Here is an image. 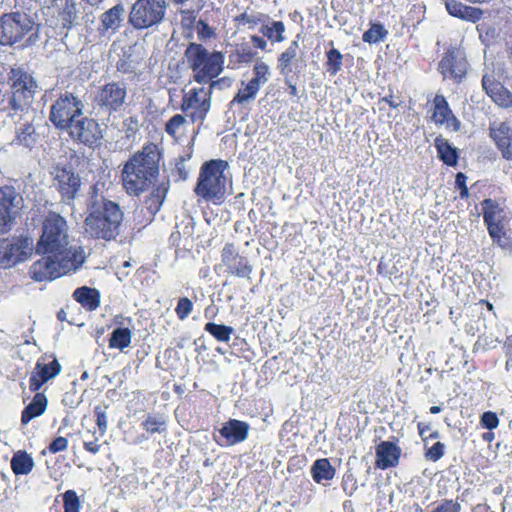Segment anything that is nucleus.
I'll use <instances>...</instances> for the list:
<instances>
[{
    "mask_svg": "<svg viewBox=\"0 0 512 512\" xmlns=\"http://www.w3.org/2000/svg\"><path fill=\"white\" fill-rule=\"evenodd\" d=\"M83 102L71 92L61 94L50 107L49 120L59 130H66L83 115Z\"/></svg>",
    "mask_w": 512,
    "mask_h": 512,
    "instance_id": "0eeeda50",
    "label": "nucleus"
},
{
    "mask_svg": "<svg viewBox=\"0 0 512 512\" xmlns=\"http://www.w3.org/2000/svg\"><path fill=\"white\" fill-rule=\"evenodd\" d=\"M447 12L461 20L476 23L483 17V10L479 7L469 6L459 0H442Z\"/></svg>",
    "mask_w": 512,
    "mask_h": 512,
    "instance_id": "a878e982",
    "label": "nucleus"
},
{
    "mask_svg": "<svg viewBox=\"0 0 512 512\" xmlns=\"http://www.w3.org/2000/svg\"><path fill=\"white\" fill-rule=\"evenodd\" d=\"M35 22L26 13L11 12L0 16V45L12 46L32 33Z\"/></svg>",
    "mask_w": 512,
    "mask_h": 512,
    "instance_id": "423d86ee",
    "label": "nucleus"
},
{
    "mask_svg": "<svg viewBox=\"0 0 512 512\" xmlns=\"http://www.w3.org/2000/svg\"><path fill=\"white\" fill-rule=\"evenodd\" d=\"M141 427L149 435L163 434L167 432V417L163 413H148L143 421Z\"/></svg>",
    "mask_w": 512,
    "mask_h": 512,
    "instance_id": "f704fd0d",
    "label": "nucleus"
},
{
    "mask_svg": "<svg viewBox=\"0 0 512 512\" xmlns=\"http://www.w3.org/2000/svg\"><path fill=\"white\" fill-rule=\"evenodd\" d=\"M480 424L488 430H493L498 427L499 418L495 412L486 411L481 415Z\"/></svg>",
    "mask_w": 512,
    "mask_h": 512,
    "instance_id": "5fc2aeb1",
    "label": "nucleus"
},
{
    "mask_svg": "<svg viewBox=\"0 0 512 512\" xmlns=\"http://www.w3.org/2000/svg\"><path fill=\"white\" fill-rule=\"evenodd\" d=\"M204 330L212 335L219 342H229L231 335L234 333V329L231 326L224 324H216L214 322H208L204 326Z\"/></svg>",
    "mask_w": 512,
    "mask_h": 512,
    "instance_id": "37998d69",
    "label": "nucleus"
},
{
    "mask_svg": "<svg viewBox=\"0 0 512 512\" xmlns=\"http://www.w3.org/2000/svg\"><path fill=\"white\" fill-rule=\"evenodd\" d=\"M68 448V440L63 436H58L48 445L47 449L51 454L65 451Z\"/></svg>",
    "mask_w": 512,
    "mask_h": 512,
    "instance_id": "4d7b16f0",
    "label": "nucleus"
},
{
    "mask_svg": "<svg viewBox=\"0 0 512 512\" xmlns=\"http://www.w3.org/2000/svg\"><path fill=\"white\" fill-rule=\"evenodd\" d=\"M489 134L504 159L512 160V127L507 122L489 128Z\"/></svg>",
    "mask_w": 512,
    "mask_h": 512,
    "instance_id": "393cba45",
    "label": "nucleus"
},
{
    "mask_svg": "<svg viewBox=\"0 0 512 512\" xmlns=\"http://www.w3.org/2000/svg\"><path fill=\"white\" fill-rule=\"evenodd\" d=\"M165 11V0H136L129 15V22L136 29H147L159 24L165 16Z\"/></svg>",
    "mask_w": 512,
    "mask_h": 512,
    "instance_id": "9d476101",
    "label": "nucleus"
},
{
    "mask_svg": "<svg viewBox=\"0 0 512 512\" xmlns=\"http://www.w3.org/2000/svg\"><path fill=\"white\" fill-rule=\"evenodd\" d=\"M73 299L86 311H95L100 306V292L96 288L81 286L74 290Z\"/></svg>",
    "mask_w": 512,
    "mask_h": 512,
    "instance_id": "c756f323",
    "label": "nucleus"
},
{
    "mask_svg": "<svg viewBox=\"0 0 512 512\" xmlns=\"http://www.w3.org/2000/svg\"><path fill=\"white\" fill-rule=\"evenodd\" d=\"M9 106L12 110H23L29 107L37 92V82L31 74L22 68H12L8 78Z\"/></svg>",
    "mask_w": 512,
    "mask_h": 512,
    "instance_id": "39448f33",
    "label": "nucleus"
},
{
    "mask_svg": "<svg viewBox=\"0 0 512 512\" xmlns=\"http://www.w3.org/2000/svg\"><path fill=\"white\" fill-rule=\"evenodd\" d=\"M402 450L392 441H381L375 447V467L380 470H387L399 465Z\"/></svg>",
    "mask_w": 512,
    "mask_h": 512,
    "instance_id": "5701e85b",
    "label": "nucleus"
},
{
    "mask_svg": "<svg viewBox=\"0 0 512 512\" xmlns=\"http://www.w3.org/2000/svg\"><path fill=\"white\" fill-rule=\"evenodd\" d=\"M162 153L155 143L145 144L132 154L121 170V184L130 196H140L156 182Z\"/></svg>",
    "mask_w": 512,
    "mask_h": 512,
    "instance_id": "f257e3e1",
    "label": "nucleus"
},
{
    "mask_svg": "<svg viewBox=\"0 0 512 512\" xmlns=\"http://www.w3.org/2000/svg\"><path fill=\"white\" fill-rule=\"evenodd\" d=\"M78 18L77 5L74 0H65L59 12V20L65 29H71Z\"/></svg>",
    "mask_w": 512,
    "mask_h": 512,
    "instance_id": "79ce46f5",
    "label": "nucleus"
},
{
    "mask_svg": "<svg viewBox=\"0 0 512 512\" xmlns=\"http://www.w3.org/2000/svg\"><path fill=\"white\" fill-rule=\"evenodd\" d=\"M85 231L92 239L115 241L119 244L131 242L134 236L129 226H88Z\"/></svg>",
    "mask_w": 512,
    "mask_h": 512,
    "instance_id": "4be33fe9",
    "label": "nucleus"
},
{
    "mask_svg": "<svg viewBox=\"0 0 512 512\" xmlns=\"http://www.w3.org/2000/svg\"><path fill=\"white\" fill-rule=\"evenodd\" d=\"M186 122V119L181 114H175L172 116L167 123L165 124V132L171 136L173 139H178V130L182 127Z\"/></svg>",
    "mask_w": 512,
    "mask_h": 512,
    "instance_id": "09e8293b",
    "label": "nucleus"
},
{
    "mask_svg": "<svg viewBox=\"0 0 512 512\" xmlns=\"http://www.w3.org/2000/svg\"><path fill=\"white\" fill-rule=\"evenodd\" d=\"M481 208L485 224H500L505 218L504 209L496 200L484 199L481 202Z\"/></svg>",
    "mask_w": 512,
    "mask_h": 512,
    "instance_id": "473e14b6",
    "label": "nucleus"
},
{
    "mask_svg": "<svg viewBox=\"0 0 512 512\" xmlns=\"http://www.w3.org/2000/svg\"><path fill=\"white\" fill-rule=\"evenodd\" d=\"M467 177L463 172H458L455 177V188L460 191L461 199H468L469 189L466 185Z\"/></svg>",
    "mask_w": 512,
    "mask_h": 512,
    "instance_id": "6e6d98bb",
    "label": "nucleus"
},
{
    "mask_svg": "<svg viewBox=\"0 0 512 512\" xmlns=\"http://www.w3.org/2000/svg\"><path fill=\"white\" fill-rule=\"evenodd\" d=\"M429 512H461V504L457 500L443 499Z\"/></svg>",
    "mask_w": 512,
    "mask_h": 512,
    "instance_id": "603ef678",
    "label": "nucleus"
},
{
    "mask_svg": "<svg viewBox=\"0 0 512 512\" xmlns=\"http://www.w3.org/2000/svg\"><path fill=\"white\" fill-rule=\"evenodd\" d=\"M257 56L255 51L249 44L241 43L229 51L228 68L232 70L240 69L245 65H249Z\"/></svg>",
    "mask_w": 512,
    "mask_h": 512,
    "instance_id": "cd10ccee",
    "label": "nucleus"
},
{
    "mask_svg": "<svg viewBox=\"0 0 512 512\" xmlns=\"http://www.w3.org/2000/svg\"><path fill=\"white\" fill-rule=\"evenodd\" d=\"M122 220L123 212L118 203L102 197L90 204L85 224H121Z\"/></svg>",
    "mask_w": 512,
    "mask_h": 512,
    "instance_id": "6ab92c4d",
    "label": "nucleus"
},
{
    "mask_svg": "<svg viewBox=\"0 0 512 512\" xmlns=\"http://www.w3.org/2000/svg\"><path fill=\"white\" fill-rule=\"evenodd\" d=\"M184 59L192 71V78L198 84L216 81L224 69V55L220 51H208L202 44L190 42L185 51Z\"/></svg>",
    "mask_w": 512,
    "mask_h": 512,
    "instance_id": "7ed1b4c3",
    "label": "nucleus"
},
{
    "mask_svg": "<svg viewBox=\"0 0 512 512\" xmlns=\"http://www.w3.org/2000/svg\"><path fill=\"white\" fill-rule=\"evenodd\" d=\"M80 266L69 261H62L51 255H42V258L35 261L30 269L31 279L37 282L51 281L59 278L70 270Z\"/></svg>",
    "mask_w": 512,
    "mask_h": 512,
    "instance_id": "ddd939ff",
    "label": "nucleus"
},
{
    "mask_svg": "<svg viewBox=\"0 0 512 512\" xmlns=\"http://www.w3.org/2000/svg\"><path fill=\"white\" fill-rule=\"evenodd\" d=\"M126 98V84L111 81L98 88L94 102L101 110L112 114L118 112L124 106Z\"/></svg>",
    "mask_w": 512,
    "mask_h": 512,
    "instance_id": "2eb2a0df",
    "label": "nucleus"
},
{
    "mask_svg": "<svg viewBox=\"0 0 512 512\" xmlns=\"http://www.w3.org/2000/svg\"><path fill=\"white\" fill-rule=\"evenodd\" d=\"M445 448V444L438 441L434 443L431 447L425 448V458L429 461L437 462L444 456Z\"/></svg>",
    "mask_w": 512,
    "mask_h": 512,
    "instance_id": "3c124183",
    "label": "nucleus"
},
{
    "mask_svg": "<svg viewBox=\"0 0 512 512\" xmlns=\"http://www.w3.org/2000/svg\"><path fill=\"white\" fill-rule=\"evenodd\" d=\"M430 118L436 125H444L446 130L458 132L461 128L460 120L454 115L446 98L436 94L429 109Z\"/></svg>",
    "mask_w": 512,
    "mask_h": 512,
    "instance_id": "aec40b11",
    "label": "nucleus"
},
{
    "mask_svg": "<svg viewBox=\"0 0 512 512\" xmlns=\"http://www.w3.org/2000/svg\"><path fill=\"white\" fill-rule=\"evenodd\" d=\"M16 143L26 148H32L37 142V134L32 124H24L16 135Z\"/></svg>",
    "mask_w": 512,
    "mask_h": 512,
    "instance_id": "c03bdc74",
    "label": "nucleus"
},
{
    "mask_svg": "<svg viewBox=\"0 0 512 512\" xmlns=\"http://www.w3.org/2000/svg\"><path fill=\"white\" fill-rule=\"evenodd\" d=\"M181 25L183 28L191 29L193 28L195 21H196V15L193 10H181Z\"/></svg>",
    "mask_w": 512,
    "mask_h": 512,
    "instance_id": "bf43d9fd",
    "label": "nucleus"
},
{
    "mask_svg": "<svg viewBox=\"0 0 512 512\" xmlns=\"http://www.w3.org/2000/svg\"><path fill=\"white\" fill-rule=\"evenodd\" d=\"M64 512H80L81 502L75 490H67L62 494Z\"/></svg>",
    "mask_w": 512,
    "mask_h": 512,
    "instance_id": "49530a36",
    "label": "nucleus"
},
{
    "mask_svg": "<svg viewBox=\"0 0 512 512\" xmlns=\"http://www.w3.org/2000/svg\"><path fill=\"white\" fill-rule=\"evenodd\" d=\"M331 48L326 51V61L324 63L326 71L330 76H335L341 70L343 65V55L334 47L333 41L329 42Z\"/></svg>",
    "mask_w": 512,
    "mask_h": 512,
    "instance_id": "58836bf2",
    "label": "nucleus"
},
{
    "mask_svg": "<svg viewBox=\"0 0 512 512\" xmlns=\"http://www.w3.org/2000/svg\"><path fill=\"white\" fill-rule=\"evenodd\" d=\"M94 413L96 416V424L99 428L101 436H103L107 430V415L106 412L100 407L96 406L94 408Z\"/></svg>",
    "mask_w": 512,
    "mask_h": 512,
    "instance_id": "13d9d810",
    "label": "nucleus"
},
{
    "mask_svg": "<svg viewBox=\"0 0 512 512\" xmlns=\"http://www.w3.org/2000/svg\"><path fill=\"white\" fill-rule=\"evenodd\" d=\"M31 402L21 412V424L27 425L31 420L41 416L47 408L48 399L43 392H34Z\"/></svg>",
    "mask_w": 512,
    "mask_h": 512,
    "instance_id": "7c9ffc66",
    "label": "nucleus"
},
{
    "mask_svg": "<svg viewBox=\"0 0 512 512\" xmlns=\"http://www.w3.org/2000/svg\"><path fill=\"white\" fill-rule=\"evenodd\" d=\"M50 175L61 200L67 204L72 203L79 195L82 186L79 174L72 166L58 163L52 167Z\"/></svg>",
    "mask_w": 512,
    "mask_h": 512,
    "instance_id": "9b49d317",
    "label": "nucleus"
},
{
    "mask_svg": "<svg viewBox=\"0 0 512 512\" xmlns=\"http://www.w3.org/2000/svg\"><path fill=\"white\" fill-rule=\"evenodd\" d=\"M381 102H385L392 109L398 108L402 103L400 97L395 96L392 91L388 95L382 97L379 100V103Z\"/></svg>",
    "mask_w": 512,
    "mask_h": 512,
    "instance_id": "680f3d73",
    "label": "nucleus"
},
{
    "mask_svg": "<svg viewBox=\"0 0 512 512\" xmlns=\"http://www.w3.org/2000/svg\"><path fill=\"white\" fill-rule=\"evenodd\" d=\"M33 242L28 236H16L0 241V268L7 269L26 261L33 253Z\"/></svg>",
    "mask_w": 512,
    "mask_h": 512,
    "instance_id": "f8f14e48",
    "label": "nucleus"
},
{
    "mask_svg": "<svg viewBox=\"0 0 512 512\" xmlns=\"http://www.w3.org/2000/svg\"><path fill=\"white\" fill-rule=\"evenodd\" d=\"M481 82L484 91L495 104L502 108L512 107V92L493 75H484Z\"/></svg>",
    "mask_w": 512,
    "mask_h": 512,
    "instance_id": "b1692460",
    "label": "nucleus"
},
{
    "mask_svg": "<svg viewBox=\"0 0 512 512\" xmlns=\"http://www.w3.org/2000/svg\"><path fill=\"white\" fill-rule=\"evenodd\" d=\"M65 131L74 142L90 148L98 146L103 137L97 120L84 115L78 117Z\"/></svg>",
    "mask_w": 512,
    "mask_h": 512,
    "instance_id": "4468645a",
    "label": "nucleus"
},
{
    "mask_svg": "<svg viewBox=\"0 0 512 512\" xmlns=\"http://www.w3.org/2000/svg\"><path fill=\"white\" fill-rule=\"evenodd\" d=\"M185 161V157H179L176 160L175 167L172 169V175L177 181H185L189 176V171L185 165Z\"/></svg>",
    "mask_w": 512,
    "mask_h": 512,
    "instance_id": "864d4df0",
    "label": "nucleus"
},
{
    "mask_svg": "<svg viewBox=\"0 0 512 512\" xmlns=\"http://www.w3.org/2000/svg\"><path fill=\"white\" fill-rule=\"evenodd\" d=\"M62 371V365L55 354H43L35 363L29 377V390L39 391L46 383L57 377Z\"/></svg>",
    "mask_w": 512,
    "mask_h": 512,
    "instance_id": "f3484780",
    "label": "nucleus"
},
{
    "mask_svg": "<svg viewBox=\"0 0 512 512\" xmlns=\"http://www.w3.org/2000/svg\"><path fill=\"white\" fill-rule=\"evenodd\" d=\"M285 30V24L282 21H272L260 28L262 35L274 43H281L285 40Z\"/></svg>",
    "mask_w": 512,
    "mask_h": 512,
    "instance_id": "a19ab883",
    "label": "nucleus"
},
{
    "mask_svg": "<svg viewBox=\"0 0 512 512\" xmlns=\"http://www.w3.org/2000/svg\"><path fill=\"white\" fill-rule=\"evenodd\" d=\"M42 224H66L65 219L58 213L55 212H49Z\"/></svg>",
    "mask_w": 512,
    "mask_h": 512,
    "instance_id": "e2e57ef3",
    "label": "nucleus"
},
{
    "mask_svg": "<svg viewBox=\"0 0 512 512\" xmlns=\"http://www.w3.org/2000/svg\"><path fill=\"white\" fill-rule=\"evenodd\" d=\"M487 228L495 244L512 252V226H487Z\"/></svg>",
    "mask_w": 512,
    "mask_h": 512,
    "instance_id": "c9c22d12",
    "label": "nucleus"
},
{
    "mask_svg": "<svg viewBox=\"0 0 512 512\" xmlns=\"http://www.w3.org/2000/svg\"><path fill=\"white\" fill-rule=\"evenodd\" d=\"M193 311V303L187 297L179 298L175 307V313L179 320H185Z\"/></svg>",
    "mask_w": 512,
    "mask_h": 512,
    "instance_id": "8fccbe9b",
    "label": "nucleus"
},
{
    "mask_svg": "<svg viewBox=\"0 0 512 512\" xmlns=\"http://www.w3.org/2000/svg\"><path fill=\"white\" fill-rule=\"evenodd\" d=\"M434 145L437 150L438 158L445 165L449 167H455L457 165L459 159L458 151L447 139L438 136L435 138Z\"/></svg>",
    "mask_w": 512,
    "mask_h": 512,
    "instance_id": "2f4dec72",
    "label": "nucleus"
},
{
    "mask_svg": "<svg viewBox=\"0 0 512 512\" xmlns=\"http://www.w3.org/2000/svg\"><path fill=\"white\" fill-rule=\"evenodd\" d=\"M83 447L87 452L96 454L100 451L101 445L98 444L96 441H87L84 442Z\"/></svg>",
    "mask_w": 512,
    "mask_h": 512,
    "instance_id": "69168bd1",
    "label": "nucleus"
},
{
    "mask_svg": "<svg viewBox=\"0 0 512 512\" xmlns=\"http://www.w3.org/2000/svg\"><path fill=\"white\" fill-rule=\"evenodd\" d=\"M10 465L15 475H27L34 468V460L26 451L19 450L13 454Z\"/></svg>",
    "mask_w": 512,
    "mask_h": 512,
    "instance_id": "e433bc0d",
    "label": "nucleus"
},
{
    "mask_svg": "<svg viewBox=\"0 0 512 512\" xmlns=\"http://www.w3.org/2000/svg\"><path fill=\"white\" fill-rule=\"evenodd\" d=\"M214 36L213 29L203 20L198 21V37L201 40L209 39Z\"/></svg>",
    "mask_w": 512,
    "mask_h": 512,
    "instance_id": "052dcab7",
    "label": "nucleus"
},
{
    "mask_svg": "<svg viewBox=\"0 0 512 512\" xmlns=\"http://www.w3.org/2000/svg\"><path fill=\"white\" fill-rule=\"evenodd\" d=\"M438 71L444 79L461 83L468 71V61L464 51L454 46L447 48L438 63Z\"/></svg>",
    "mask_w": 512,
    "mask_h": 512,
    "instance_id": "dca6fc26",
    "label": "nucleus"
},
{
    "mask_svg": "<svg viewBox=\"0 0 512 512\" xmlns=\"http://www.w3.org/2000/svg\"><path fill=\"white\" fill-rule=\"evenodd\" d=\"M388 35V31L385 29L384 25L380 22L371 23L368 30H366L362 35V40L368 44H375L380 41H383Z\"/></svg>",
    "mask_w": 512,
    "mask_h": 512,
    "instance_id": "a18cd8bd",
    "label": "nucleus"
},
{
    "mask_svg": "<svg viewBox=\"0 0 512 512\" xmlns=\"http://www.w3.org/2000/svg\"><path fill=\"white\" fill-rule=\"evenodd\" d=\"M212 81L208 89L204 87H193L183 95L181 110L190 118L191 122L203 121L210 108L213 89L221 81Z\"/></svg>",
    "mask_w": 512,
    "mask_h": 512,
    "instance_id": "1a4fd4ad",
    "label": "nucleus"
},
{
    "mask_svg": "<svg viewBox=\"0 0 512 512\" xmlns=\"http://www.w3.org/2000/svg\"><path fill=\"white\" fill-rule=\"evenodd\" d=\"M228 162L223 159L205 161L199 170L194 194L201 200L221 205L228 196L231 180L227 176Z\"/></svg>",
    "mask_w": 512,
    "mask_h": 512,
    "instance_id": "f03ea898",
    "label": "nucleus"
},
{
    "mask_svg": "<svg viewBox=\"0 0 512 512\" xmlns=\"http://www.w3.org/2000/svg\"><path fill=\"white\" fill-rule=\"evenodd\" d=\"M251 42L253 43V45L260 49V50H266V47H267V42L266 40L264 39V37H260V36H257V35H252L251 36Z\"/></svg>",
    "mask_w": 512,
    "mask_h": 512,
    "instance_id": "0e129e2a",
    "label": "nucleus"
},
{
    "mask_svg": "<svg viewBox=\"0 0 512 512\" xmlns=\"http://www.w3.org/2000/svg\"><path fill=\"white\" fill-rule=\"evenodd\" d=\"M312 478L316 483H321L323 480H332L335 476V469L331 465L329 459H317L311 467Z\"/></svg>",
    "mask_w": 512,
    "mask_h": 512,
    "instance_id": "4c0bfd02",
    "label": "nucleus"
},
{
    "mask_svg": "<svg viewBox=\"0 0 512 512\" xmlns=\"http://www.w3.org/2000/svg\"><path fill=\"white\" fill-rule=\"evenodd\" d=\"M35 251L38 255H51L79 266L84 262L82 250L70 246L69 236L64 226H43Z\"/></svg>",
    "mask_w": 512,
    "mask_h": 512,
    "instance_id": "20e7f679",
    "label": "nucleus"
},
{
    "mask_svg": "<svg viewBox=\"0 0 512 512\" xmlns=\"http://www.w3.org/2000/svg\"><path fill=\"white\" fill-rule=\"evenodd\" d=\"M298 52L299 43L297 40H294L277 58V69L286 80L293 73L292 65L298 60Z\"/></svg>",
    "mask_w": 512,
    "mask_h": 512,
    "instance_id": "c85d7f7f",
    "label": "nucleus"
},
{
    "mask_svg": "<svg viewBox=\"0 0 512 512\" xmlns=\"http://www.w3.org/2000/svg\"><path fill=\"white\" fill-rule=\"evenodd\" d=\"M22 196L12 186L0 187V224H11L20 214Z\"/></svg>",
    "mask_w": 512,
    "mask_h": 512,
    "instance_id": "412c9836",
    "label": "nucleus"
},
{
    "mask_svg": "<svg viewBox=\"0 0 512 512\" xmlns=\"http://www.w3.org/2000/svg\"><path fill=\"white\" fill-rule=\"evenodd\" d=\"M132 341V332L129 328H116L108 340L109 348L124 350Z\"/></svg>",
    "mask_w": 512,
    "mask_h": 512,
    "instance_id": "ea45409f",
    "label": "nucleus"
},
{
    "mask_svg": "<svg viewBox=\"0 0 512 512\" xmlns=\"http://www.w3.org/2000/svg\"><path fill=\"white\" fill-rule=\"evenodd\" d=\"M269 75V66L262 60L256 61L253 66V77L248 82H241V87L234 95L231 105H243L254 100L261 87L268 81Z\"/></svg>",
    "mask_w": 512,
    "mask_h": 512,
    "instance_id": "a211bd4d",
    "label": "nucleus"
},
{
    "mask_svg": "<svg viewBox=\"0 0 512 512\" xmlns=\"http://www.w3.org/2000/svg\"><path fill=\"white\" fill-rule=\"evenodd\" d=\"M215 271L223 269V273L230 277L251 279L254 271L253 264L245 253L232 242L226 243L220 252V263L215 265Z\"/></svg>",
    "mask_w": 512,
    "mask_h": 512,
    "instance_id": "6e6552de",
    "label": "nucleus"
},
{
    "mask_svg": "<svg viewBox=\"0 0 512 512\" xmlns=\"http://www.w3.org/2000/svg\"><path fill=\"white\" fill-rule=\"evenodd\" d=\"M430 424L429 423H425V422H419L417 424V430H418V434L419 436L421 437V439L423 440V442H426L427 441V438H425V434L427 431L430 430Z\"/></svg>",
    "mask_w": 512,
    "mask_h": 512,
    "instance_id": "338daca9",
    "label": "nucleus"
},
{
    "mask_svg": "<svg viewBox=\"0 0 512 512\" xmlns=\"http://www.w3.org/2000/svg\"><path fill=\"white\" fill-rule=\"evenodd\" d=\"M124 8L121 4H117L112 8L108 9L101 15V32H107L109 30L116 31L120 27Z\"/></svg>",
    "mask_w": 512,
    "mask_h": 512,
    "instance_id": "72a5a7b5",
    "label": "nucleus"
},
{
    "mask_svg": "<svg viewBox=\"0 0 512 512\" xmlns=\"http://www.w3.org/2000/svg\"><path fill=\"white\" fill-rule=\"evenodd\" d=\"M249 428V424L245 421L230 419L223 424L219 433L228 445H235L247 439Z\"/></svg>",
    "mask_w": 512,
    "mask_h": 512,
    "instance_id": "bb28decb",
    "label": "nucleus"
},
{
    "mask_svg": "<svg viewBox=\"0 0 512 512\" xmlns=\"http://www.w3.org/2000/svg\"><path fill=\"white\" fill-rule=\"evenodd\" d=\"M285 82H286V84H287V86H288L289 94H290L291 96H297V94H298V90H297L296 85H295V84H292V83L289 81V78H288L287 80L285 79Z\"/></svg>",
    "mask_w": 512,
    "mask_h": 512,
    "instance_id": "774afa93",
    "label": "nucleus"
},
{
    "mask_svg": "<svg viewBox=\"0 0 512 512\" xmlns=\"http://www.w3.org/2000/svg\"><path fill=\"white\" fill-rule=\"evenodd\" d=\"M266 17L267 16L262 13L248 14L244 12L236 16L235 22L237 25H247L248 28L254 29L257 25L262 23Z\"/></svg>",
    "mask_w": 512,
    "mask_h": 512,
    "instance_id": "de8ad7c7",
    "label": "nucleus"
}]
</instances>
